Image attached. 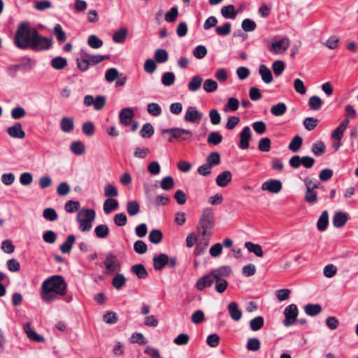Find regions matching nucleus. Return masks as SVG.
<instances>
[{"label": "nucleus", "instance_id": "nucleus-47", "mask_svg": "<svg viewBox=\"0 0 358 358\" xmlns=\"http://www.w3.org/2000/svg\"><path fill=\"white\" fill-rule=\"evenodd\" d=\"M104 195L108 199H112L118 195L117 187L112 184H107L104 187Z\"/></svg>", "mask_w": 358, "mask_h": 358}, {"label": "nucleus", "instance_id": "nucleus-24", "mask_svg": "<svg viewBox=\"0 0 358 358\" xmlns=\"http://www.w3.org/2000/svg\"><path fill=\"white\" fill-rule=\"evenodd\" d=\"M203 81V79L201 76H193L187 85L188 90L190 92L197 91L201 87Z\"/></svg>", "mask_w": 358, "mask_h": 358}, {"label": "nucleus", "instance_id": "nucleus-19", "mask_svg": "<svg viewBox=\"0 0 358 358\" xmlns=\"http://www.w3.org/2000/svg\"><path fill=\"white\" fill-rule=\"evenodd\" d=\"M232 174L229 171H225L216 178V184L221 187H226L231 181Z\"/></svg>", "mask_w": 358, "mask_h": 358}, {"label": "nucleus", "instance_id": "nucleus-45", "mask_svg": "<svg viewBox=\"0 0 358 358\" xmlns=\"http://www.w3.org/2000/svg\"><path fill=\"white\" fill-rule=\"evenodd\" d=\"M168 52L164 49H157L155 51L154 58L158 63H164L168 60Z\"/></svg>", "mask_w": 358, "mask_h": 358}, {"label": "nucleus", "instance_id": "nucleus-16", "mask_svg": "<svg viewBox=\"0 0 358 358\" xmlns=\"http://www.w3.org/2000/svg\"><path fill=\"white\" fill-rule=\"evenodd\" d=\"M306 191L305 192V201L309 204H313L317 201V194L312 187H310V182L304 181Z\"/></svg>", "mask_w": 358, "mask_h": 358}, {"label": "nucleus", "instance_id": "nucleus-50", "mask_svg": "<svg viewBox=\"0 0 358 358\" xmlns=\"http://www.w3.org/2000/svg\"><path fill=\"white\" fill-rule=\"evenodd\" d=\"M77 66L81 71H86L90 66L89 61L87 60L85 54H83L80 57L77 58Z\"/></svg>", "mask_w": 358, "mask_h": 358}, {"label": "nucleus", "instance_id": "nucleus-49", "mask_svg": "<svg viewBox=\"0 0 358 358\" xmlns=\"http://www.w3.org/2000/svg\"><path fill=\"white\" fill-rule=\"evenodd\" d=\"M154 128L150 123H145L143 124L140 134L143 138H150L154 134Z\"/></svg>", "mask_w": 358, "mask_h": 358}, {"label": "nucleus", "instance_id": "nucleus-57", "mask_svg": "<svg viewBox=\"0 0 358 358\" xmlns=\"http://www.w3.org/2000/svg\"><path fill=\"white\" fill-rule=\"evenodd\" d=\"M53 33L59 42H64L66 40V33L62 30V27L59 24H57L55 26Z\"/></svg>", "mask_w": 358, "mask_h": 358}, {"label": "nucleus", "instance_id": "nucleus-63", "mask_svg": "<svg viewBox=\"0 0 358 358\" xmlns=\"http://www.w3.org/2000/svg\"><path fill=\"white\" fill-rule=\"evenodd\" d=\"M318 124V120L315 117H306L303 120L304 127L308 131L313 130Z\"/></svg>", "mask_w": 358, "mask_h": 358}, {"label": "nucleus", "instance_id": "nucleus-33", "mask_svg": "<svg viewBox=\"0 0 358 358\" xmlns=\"http://www.w3.org/2000/svg\"><path fill=\"white\" fill-rule=\"evenodd\" d=\"M50 64L53 69L61 70L67 66V61L62 57H56L51 60Z\"/></svg>", "mask_w": 358, "mask_h": 358}, {"label": "nucleus", "instance_id": "nucleus-53", "mask_svg": "<svg viewBox=\"0 0 358 358\" xmlns=\"http://www.w3.org/2000/svg\"><path fill=\"white\" fill-rule=\"evenodd\" d=\"M217 87L218 85L217 82L213 80V79L206 80L203 85V90L208 93L216 91Z\"/></svg>", "mask_w": 358, "mask_h": 358}, {"label": "nucleus", "instance_id": "nucleus-7", "mask_svg": "<svg viewBox=\"0 0 358 358\" xmlns=\"http://www.w3.org/2000/svg\"><path fill=\"white\" fill-rule=\"evenodd\" d=\"M298 313L299 310L295 304H290L287 306L284 311L285 318L283 324L285 327L293 325L296 320Z\"/></svg>", "mask_w": 358, "mask_h": 358}, {"label": "nucleus", "instance_id": "nucleus-13", "mask_svg": "<svg viewBox=\"0 0 358 358\" xmlns=\"http://www.w3.org/2000/svg\"><path fill=\"white\" fill-rule=\"evenodd\" d=\"M8 135L15 138L22 139L25 136V132L22 128V124L20 122L14 124L13 126L7 129Z\"/></svg>", "mask_w": 358, "mask_h": 358}, {"label": "nucleus", "instance_id": "nucleus-11", "mask_svg": "<svg viewBox=\"0 0 358 358\" xmlns=\"http://www.w3.org/2000/svg\"><path fill=\"white\" fill-rule=\"evenodd\" d=\"M240 142L238 146L242 150H245L249 148V141L252 136V131L249 126L243 127L240 134Z\"/></svg>", "mask_w": 358, "mask_h": 358}, {"label": "nucleus", "instance_id": "nucleus-29", "mask_svg": "<svg viewBox=\"0 0 358 358\" xmlns=\"http://www.w3.org/2000/svg\"><path fill=\"white\" fill-rule=\"evenodd\" d=\"M222 16L226 19H235L238 12L235 11L233 5L223 6L221 9Z\"/></svg>", "mask_w": 358, "mask_h": 358}, {"label": "nucleus", "instance_id": "nucleus-17", "mask_svg": "<svg viewBox=\"0 0 358 358\" xmlns=\"http://www.w3.org/2000/svg\"><path fill=\"white\" fill-rule=\"evenodd\" d=\"M348 221V214L346 213L336 212L332 219L333 224L336 228L342 227Z\"/></svg>", "mask_w": 358, "mask_h": 358}, {"label": "nucleus", "instance_id": "nucleus-10", "mask_svg": "<svg viewBox=\"0 0 358 358\" xmlns=\"http://www.w3.org/2000/svg\"><path fill=\"white\" fill-rule=\"evenodd\" d=\"M282 182L278 180H268L262 185V189L268 191L271 193L276 194L282 189Z\"/></svg>", "mask_w": 358, "mask_h": 358}, {"label": "nucleus", "instance_id": "nucleus-44", "mask_svg": "<svg viewBox=\"0 0 358 358\" xmlns=\"http://www.w3.org/2000/svg\"><path fill=\"white\" fill-rule=\"evenodd\" d=\"M302 143H303V139L301 136H295L291 141L288 148L289 149L294 152H297L299 148L301 147L302 145Z\"/></svg>", "mask_w": 358, "mask_h": 358}, {"label": "nucleus", "instance_id": "nucleus-9", "mask_svg": "<svg viewBox=\"0 0 358 358\" xmlns=\"http://www.w3.org/2000/svg\"><path fill=\"white\" fill-rule=\"evenodd\" d=\"M203 117V113L199 112L196 107L189 106L187 108L184 119L188 122H199Z\"/></svg>", "mask_w": 358, "mask_h": 358}, {"label": "nucleus", "instance_id": "nucleus-15", "mask_svg": "<svg viewBox=\"0 0 358 358\" xmlns=\"http://www.w3.org/2000/svg\"><path fill=\"white\" fill-rule=\"evenodd\" d=\"M169 263V257L166 254L155 255L153 258V267L155 270H162Z\"/></svg>", "mask_w": 358, "mask_h": 358}, {"label": "nucleus", "instance_id": "nucleus-28", "mask_svg": "<svg viewBox=\"0 0 358 358\" xmlns=\"http://www.w3.org/2000/svg\"><path fill=\"white\" fill-rule=\"evenodd\" d=\"M128 30L126 28H121L117 30L113 36V41L116 43H122L126 40Z\"/></svg>", "mask_w": 358, "mask_h": 358}, {"label": "nucleus", "instance_id": "nucleus-22", "mask_svg": "<svg viewBox=\"0 0 358 358\" xmlns=\"http://www.w3.org/2000/svg\"><path fill=\"white\" fill-rule=\"evenodd\" d=\"M60 127L62 131L70 133L73 130L74 122L72 117H63L60 120Z\"/></svg>", "mask_w": 358, "mask_h": 358}, {"label": "nucleus", "instance_id": "nucleus-12", "mask_svg": "<svg viewBox=\"0 0 358 358\" xmlns=\"http://www.w3.org/2000/svg\"><path fill=\"white\" fill-rule=\"evenodd\" d=\"M214 282L215 278L210 272L208 275L200 278L195 286L198 290L202 291L204 288L210 287Z\"/></svg>", "mask_w": 358, "mask_h": 358}, {"label": "nucleus", "instance_id": "nucleus-18", "mask_svg": "<svg viewBox=\"0 0 358 358\" xmlns=\"http://www.w3.org/2000/svg\"><path fill=\"white\" fill-rule=\"evenodd\" d=\"M227 309L232 320L234 321H238L241 320L242 317V312L238 309L237 303L234 301L230 302L228 305Z\"/></svg>", "mask_w": 358, "mask_h": 358}, {"label": "nucleus", "instance_id": "nucleus-59", "mask_svg": "<svg viewBox=\"0 0 358 358\" xmlns=\"http://www.w3.org/2000/svg\"><path fill=\"white\" fill-rule=\"evenodd\" d=\"M161 187L164 190H170L174 186V180L171 176H166L161 181Z\"/></svg>", "mask_w": 358, "mask_h": 358}, {"label": "nucleus", "instance_id": "nucleus-32", "mask_svg": "<svg viewBox=\"0 0 358 358\" xmlns=\"http://www.w3.org/2000/svg\"><path fill=\"white\" fill-rule=\"evenodd\" d=\"M87 60L89 61L90 65H95L101 62L108 59L109 55H89L87 53H85Z\"/></svg>", "mask_w": 358, "mask_h": 358}, {"label": "nucleus", "instance_id": "nucleus-41", "mask_svg": "<svg viewBox=\"0 0 358 358\" xmlns=\"http://www.w3.org/2000/svg\"><path fill=\"white\" fill-rule=\"evenodd\" d=\"M127 210L129 215L134 216L140 211L139 203L136 201H130L127 203Z\"/></svg>", "mask_w": 358, "mask_h": 358}, {"label": "nucleus", "instance_id": "nucleus-58", "mask_svg": "<svg viewBox=\"0 0 358 358\" xmlns=\"http://www.w3.org/2000/svg\"><path fill=\"white\" fill-rule=\"evenodd\" d=\"M285 64L281 60L275 61L272 64L273 71L274 72V74L277 76H279L282 73V72L285 70Z\"/></svg>", "mask_w": 358, "mask_h": 358}, {"label": "nucleus", "instance_id": "nucleus-62", "mask_svg": "<svg viewBox=\"0 0 358 358\" xmlns=\"http://www.w3.org/2000/svg\"><path fill=\"white\" fill-rule=\"evenodd\" d=\"M26 115V110L21 106H17L12 109L11 117L14 120H18Z\"/></svg>", "mask_w": 358, "mask_h": 358}, {"label": "nucleus", "instance_id": "nucleus-1", "mask_svg": "<svg viewBox=\"0 0 358 358\" xmlns=\"http://www.w3.org/2000/svg\"><path fill=\"white\" fill-rule=\"evenodd\" d=\"M13 41L19 49L40 52L50 48L52 38L41 36L36 29L31 28L28 22H24L18 25Z\"/></svg>", "mask_w": 358, "mask_h": 358}, {"label": "nucleus", "instance_id": "nucleus-52", "mask_svg": "<svg viewBox=\"0 0 358 358\" xmlns=\"http://www.w3.org/2000/svg\"><path fill=\"white\" fill-rule=\"evenodd\" d=\"M176 80L175 75L173 72H166L162 75V83L164 86L172 85Z\"/></svg>", "mask_w": 358, "mask_h": 358}, {"label": "nucleus", "instance_id": "nucleus-42", "mask_svg": "<svg viewBox=\"0 0 358 358\" xmlns=\"http://www.w3.org/2000/svg\"><path fill=\"white\" fill-rule=\"evenodd\" d=\"M311 152L315 156H322L325 152V145L322 141H317L313 144Z\"/></svg>", "mask_w": 358, "mask_h": 358}, {"label": "nucleus", "instance_id": "nucleus-64", "mask_svg": "<svg viewBox=\"0 0 358 358\" xmlns=\"http://www.w3.org/2000/svg\"><path fill=\"white\" fill-rule=\"evenodd\" d=\"M114 223L118 227H123L127 224V217L124 213H117L114 216Z\"/></svg>", "mask_w": 358, "mask_h": 358}, {"label": "nucleus", "instance_id": "nucleus-36", "mask_svg": "<svg viewBox=\"0 0 358 358\" xmlns=\"http://www.w3.org/2000/svg\"><path fill=\"white\" fill-rule=\"evenodd\" d=\"M118 207V201L114 199H107L103 203V211L106 214H109L112 210L117 209Z\"/></svg>", "mask_w": 358, "mask_h": 358}, {"label": "nucleus", "instance_id": "nucleus-21", "mask_svg": "<svg viewBox=\"0 0 358 358\" xmlns=\"http://www.w3.org/2000/svg\"><path fill=\"white\" fill-rule=\"evenodd\" d=\"M231 273V267L223 266L218 268L211 271V273L215 279H224V277L229 276Z\"/></svg>", "mask_w": 358, "mask_h": 358}, {"label": "nucleus", "instance_id": "nucleus-27", "mask_svg": "<svg viewBox=\"0 0 358 358\" xmlns=\"http://www.w3.org/2000/svg\"><path fill=\"white\" fill-rule=\"evenodd\" d=\"M245 247L250 252H253L256 256L259 257H262L264 255L262 246L259 244H255L250 241H248L245 243Z\"/></svg>", "mask_w": 358, "mask_h": 358}, {"label": "nucleus", "instance_id": "nucleus-40", "mask_svg": "<svg viewBox=\"0 0 358 358\" xmlns=\"http://www.w3.org/2000/svg\"><path fill=\"white\" fill-rule=\"evenodd\" d=\"M71 151L76 155H81L84 153L85 147L81 141H73L70 146Z\"/></svg>", "mask_w": 358, "mask_h": 358}, {"label": "nucleus", "instance_id": "nucleus-20", "mask_svg": "<svg viewBox=\"0 0 358 358\" xmlns=\"http://www.w3.org/2000/svg\"><path fill=\"white\" fill-rule=\"evenodd\" d=\"M259 73L261 76L262 80L266 84L271 83L273 80V75L271 71L264 64H261L259 67Z\"/></svg>", "mask_w": 358, "mask_h": 358}, {"label": "nucleus", "instance_id": "nucleus-30", "mask_svg": "<svg viewBox=\"0 0 358 358\" xmlns=\"http://www.w3.org/2000/svg\"><path fill=\"white\" fill-rule=\"evenodd\" d=\"M305 313L309 316H316L322 311V307L319 304L308 303L304 306Z\"/></svg>", "mask_w": 358, "mask_h": 358}, {"label": "nucleus", "instance_id": "nucleus-61", "mask_svg": "<svg viewBox=\"0 0 358 358\" xmlns=\"http://www.w3.org/2000/svg\"><path fill=\"white\" fill-rule=\"evenodd\" d=\"M119 76V72L115 68H110L106 71L105 79L108 83L113 82Z\"/></svg>", "mask_w": 358, "mask_h": 358}, {"label": "nucleus", "instance_id": "nucleus-56", "mask_svg": "<svg viewBox=\"0 0 358 358\" xmlns=\"http://www.w3.org/2000/svg\"><path fill=\"white\" fill-rule=\"evenodd\" d=\"M43 216L44 217L45 219L51 222L55 221L58 218V215L57 212L55 211V209L51 208H45L43 210Z\"/></svg>", "mask_w": 358, "mask_h": 358}, {"label": "nucleus", "instance_id": "nucleus-5", "mask_svg": "<svg viewBox=\"0 0 358 358\" xmlns=\"http://www.w3.org/2000/svg\"><path fill=\"white\" fill-rule=\"evenodd\" d=\"M162 134H169L168 141L170 143L174 139L180 141H187L193 136V133L190 130L178 127L164 129Z\"/></svg>", "mask_w": 358, "mask_h": 358}, {"label": "nucleus", "instance_id": "nucleus-34", "mask_svg": "<svg viewBox=\"0 0 358 358\" xmlns=\"http://www.w3.org/2000/svg\"><path fill=\"white\" fill-rule=\"evenodd\" d=\"M209 244V239L203 238V241L198 243L194 248V255L200 256L203 255Z\"/></svg>", "mask_w": 358, "mask_h": 358}, {"label": "nucleus", "instance_id": "nucleus-54", "mask_svg": "<svg viewBox=\"0 0 358 358\" xmlns=\"http://www.w3.org/2000/svg\"><path fill=\"white\" fill-rule=\"evenodd\" d=\"M322 99L317 96H313L309 99L308 105L311 110H317L321 108Z\"/></svg>", "mask_w": 358, "mask_h": 358}, {"label": "nucleus", "instance_id": "nucleus-43", "mask_svg": "<svg viewBox=\"0 0 358 358\" xmlns=\"http://www.w3.org/2000/svg\"><path fill=\"white\" fill-rule=\"evenodd\" d=\"M222 141V136L218 131H212L209 134L207 139L208 144L217 145Z\"/></svg>", "mask_w": 358, "mask_h": 358}, {"label": "nucleus", "instance_id": "nucleus-14", "mask_svg": "<svg viewBox=\"0 0 358 358\" xmlns=\"http://www.w3.org/2000/svg\"><path fill=\"white\" fill-rule=\"evenodd\" d=\"M134 115V111L131 108H124L120 111L119 114L120 122L123 125L128 126L130 124Z\"/></svg>", "mask_w": 358, "mask_h": 358}, {"label": "nucleus", "instance_id": "nucleus-48", "mask_svg": "<svg viewBox=\"0 0 358 358\" xmlns=\"http://www.w3.org/2000/svg\"><path fill=\"white\" fill-rule=\"evenodd\" d=\"M163 234L160 230L153 229L150 232L149 240L154 244H158L162 241Z\"/></svg>", "mask_w": 358, "mask_h": 358}, {"label": "nucleus", "instance_id": "nucleus-6", "mask_svg": "<svg viewBox=\"0 0 358 358\" xmlns=\"http://www.w3.org/2000/svg\"><path fill=\"white\" fill-rule=\"evenodd\" d=\"M103 264L106 268V274L116 272L120 270L121 266L119 260L112 252H109L106 255Z\"/></svg>", "mask_w": 358, "mask_h": 358}, {"label": "nucleus", "instance_id": "nucleus-23", "mask_svg": "<svg viewBox=\"0 0 358 358\" xmlns=\"http://www.w3.org/2000/svg\"><path fill=\"white\" fill-rule=\"evenodd\" d=\"M24 330L26 332L27 337L32 341L36 342L43 341V338L41 335L38 334L34 330L31 328V324L27 322L24 325Z\"/></svg>", "mask_w": 358, "mask_h": 358}, {"label": "nucleus", "instance_id": "nucleus-60", "mask_svg": "<svg viewBox=\"0 0 358 358\" xmlns=\"http://www.w3.org/2000/svg\"><path fill=\"white\" fill-rule=\"evenodd\" d=\"M258 149L262 152H268L271 150V140L267 138H262L258 143Z\"/></svg>", "mask_w": 358, "mask_h": 358}, {"label": "nucleus", "instance_id": "nucleus-55", "mask_svg": "<svg viewBox=\"0 0 358 358\" xmlns=\"http://www.w3.org/2000/svg\"><path fill=\"white\" fill-rule=\"evenodd\" d=\"M239 107V101L236 98L231 97L228 99L227 104L224 106V111L230 110L236 111Z\"/></svg>", "mask_w": 358, "mask_h": 358}, {"label": "nucleus", "instance_id": "nucleus-35", "mask_svg": "<svg viewBox=\"0 0 358 358\" xmlns=\"http://www.w3.org/2000/svg\"><path fill=\"white\" fill-rule=\"evenodd\" d=\"M206 162L211 167L217 166L220 164V155L217 152H210L206 159Z\"/></svg>", "mask_w": 358, "mask_h": 358}, {"label": "nucleus", "instance_id": "nucleus-46", "mask_svg": "<svg viewBox=\"0 0 358 358\" xmlns=\"http://www.w3.org/2000/svg\"><path fill=\"white\" fill-rule=\"evenodd\" d=\"M264 318L262 316H258L250 322V327L252 331H258L264 326Z\"/></svg>", "mask_w": 358, "mask_h": 358}, {"label": "nucleus", "instance_id": "nucleus-4", "mask_svg": "<svg viewBox=\"0 0 358 358\" xmlns=\"http://www.w3.org/2000/svg\"><path fill=\"white\" fill-rule=\"evenodd\" d=\"M95 218V211L93 209L80 210L77 215L79 229L81 231H88L92 228V222Z\"/></svg>", "mask_w": 358, "mask_h": 358}, {"label": "nucleus", "instance_id": "nucleus-37", "mask_svg": "<svg viewBox=\"0 0 358 358\" xmlns=\"http://www.w3.org/2000/svg\"><path fill=\"white\" fill-rule=\"evenodd\" d=\"M287 111V106L282 102L273 105L271 108V113L275 116H281Z\"/></svg>", "mask_w": 358, "mask_h": 358}, {"label": "nucleus", "instance_id": "nucleus-26", "mask_svg": "<svg viewBox=\"0 0 358 358\" xmlns=\"http://www.w3.org/2000/svg\"><path fill=\"white\" fill-rule=\"evenodd\" d=\"M329 224V215L328 212L327 210H324L322 213L321 215L320 216L317 223V229L320 231H324L327 229V227Z\"/></svg>", "mask_w": 358, "mask_h": 358}, {"label": "nucleus", "instance_id": "nucleus-3", "mask_svg": "<svg viewBox=\"0 0 358 358\" xmlns=\"http://www.w3.org/2000/svg\"><path fill=\"white\" fill-rule=\"evenodd\" d=\"M214 214L210 208L203 209L199 221L198 230L203 237L210 236L214 227Z\"/></svg>", "mask_w": 358, "mask_h": 358}, {"label": "nucleus", "instance_id": "nucleus-25", "mask_svg": "<svg viewBox=\"0 0 358 358\" xmlns=\"http://www.w3.org/2000/svg\"><path fill=\"white\" fill-rule=\"evenodd\" d=\"M131 271L140 279H145L148 275L145 266L141 264L133 265Z\"/></svg>", "mask_w": 358, "mask_h": 358}, {"label": "nucleus", "instance_id": "nucleus-38", "mask_svg": "<svg viewBox=\"0 0 358 358\" xmlns=\"http://www.w3.org/2000/svg\"><path fill=\"white\" fill-rule=\"evenodd\" d=\"M127 282L126 278L122 273L116 274L112 280V285L117 289H121Z\"/></svg>", "mask_w": 358, "mask_h": 358}, {"label": "nucleus", "instance_id": "nucleus-51", "mask_svg": "<svg viewBox=\"0 0 358 358\" xmlns=\"http://www.w3.org/2000/svg\"><path fill=\"white\" fill-rule=\"evenodd\" d=\"M88 45L94 49H98L103 45V41L96 35H90L87 40Z\"/></svg>", "mask_w": 358, "mask_h": 358}, {"label": "nucleus", "instance_id": "nucleus-31", "mask_svg": "<svg viewBox=\"0 0 358 358\" xmlns=\"http://www.w3.org/2000/svg\"><path fill=\"white\" fill-rule=\"evenodd\" d=\"M76 237L74 235H69L66 241L60 245V250L63 253H69L71 250L72 246L75 242Z\"/></svg>", "mask_w": 358, "mask_h": 358}, {"label": "nucleus", "instance_id": "nucleus-2", "mask_svg": "<svg viewBox=\"0 0 358 358\" xmlns=\"http://www.w3.org/2000/svg\"><path fill=\"white\" fill-rule=\"evenodd\" d=\"M66 282L62 275H54L45 279L41 287L40 295L46 303H50L57 299V296L66 294Z\"/></svg>", "mask_w": 358, "mask_h": 358}, {"label": "nucleus", "instance_id": "nucleus-39", "mask_svg": "<svg viewBox=\"0 0 358 358\" xmlns=\"http://www.w3.org/2000/svg\"><path fill=\"white\" fill-rule=\"evenodd\" d=\"M94 233L97 238H105L109 234V229L106 224H99L95 227Z\"/></svg>", "mask_w": 358, "mask_h": 358}, {"label": "nucleus", "instance_id": "nucleus-8", "mask_svg": "<svg viewBox=\"0 0 358 358\" xmlns=\"http://www.w3.org/2000/svg\"><path fill=\"white\" fill-rule=\"evenodd\" d=\"M289 40L285 36L278 41L272 42L268 47V50L275 55L285 52L289 47Z\"/></svg>", "mask_w": 358, "mask_h": 358}]
</instances>
